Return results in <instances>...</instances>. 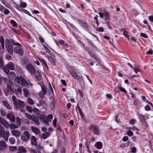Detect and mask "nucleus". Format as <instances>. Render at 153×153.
<instances>
[{
    "instance_id": "3",
    "label": "nucleus",
    "mask_w": 153,
    "mask_h": 153,
    "mask_svg": "<svg viewBox=\"0 0 153 153\" xmlns=\"http://www.w3.org/2000/svg\"><path fill=\"white\" fill-rule=\"evenodd\" d=\"M39 118L41 121L46 124L47 126H49L48 123L52 119L53 116L52 114H50L46 116L45 114H42L39 115Z\"/></svg>"
},
{
    "instance_id": "59",
    "label": "nucleus",
    "mask_w": 153,
    "mask_h": 153,
    "mask_svg": "<svg viewBox=\"0 0 153 153\" xmlns=\"http://www.w3.org/2000/svg\"><path fill=\"white\" fill-rule=\"evenodd\" d=\"M96 30L97 31L99 32H103L104 31L103 28L101 27L97 28Z\"/></svg>"
},
{
    "instance_id": "9",
    "label": "nucleus",
    "mask_w": 153,
    "mask_h": 153,
    "mask_svg": "<svg viewBox=\"0 0 153 153\" xmlns=\"http://www.w3.org/2000/svg\"><path fill=\"white\" fill-rule=\"evenodd\" d=\"M30 134L28 132L25 131L23 134H22L21 137V139L25 141H27L30 138Z\"/></svg>"
},
{
    "instance_id": "32",
    "label": "nucleus",
    "mask_w": 153,
    "mask_h": 153,
    "mask_svg": "<svg viewBox=\"0 0 153 153\" xmlns=\"http://www.w3.org/2000/svg\"><path fill=\"white\" fill-rule=\"evenodd\" d=\"M23 91L24 93V96L25 97H27L29 96L30 94L27 89L24 88L23 90Z\"/></svg>"
},
{
    "instance_id": "40",
    "label": "nucleus",
    "mask_w": 153,
    "mask_h": 153,
    "mask_svg": "<svg viewBox=\"0 0 153 153\" xmlns=\"http://www.w3.org/2000/svg\"><path fill=\"white\" fill-rule=\"evenodd\" d=\"M11 23L13 27H18V25L16 22L14 20H12L10 22Z\"/></svg>"
},
{
    "instance_id": "38",
    "label": "nucleus",
    "mask_w": 153,
    "mask_h": 153,
    "mask_svg": "<svg viewBox=\"0 0 153 153\" xmlns=\"http://www.w3.org/2000/svg\"><path fill=\"white\" fill-rule=\"evenodd\" d=\"M104 16L105 17V20L110 19L109 17V14L108 12H105L104 13Z\"/></svg>"
},
{
    "instance_id": "21",
    "label": "nucleus",
    "mask_w": 153,
    "mask_h": 153,
    "mask_svg": "<svg viewBox=\"0 0 153 153\" xmlns=\"http://www.w3.org/2000/svg\"><path fill=\"white\" fill-rule=\"evenodd\" d=\"M11 133L14 136L17 137H19L21 134L20 132L16 130H12Z\"/></svg>"
},
{
    "instance_id": "13",
    "label": "nucleus",
    "mask_w": 153,
    "mask_h": 153,
    "mask_svg": "<svg viewBox=\"0 0 153 153\" xmlns=\"http://www.w3.org/2000/svg\"><path fill=\"white\" fill-rule=\"evenodd\" d=\"M0 11L4 13L5 15H7L10 13L9 10L7 8H5L2 5H0Z\"/></svg>"
},
{
    "instance_id": "22",
    "label": "nucleus",
    "mask_w": 153,
    "mask_h": 153,
    "mask_svg": "<svg viewBox=\"0 0 153 153\" xmlns=\"http://www.w3.org/2000/svg\"><path fill=\"white\" fill-rule=\"evenodd\" d=\"M33 118L31 119L33 122L37 125H39L40 124L39 121V118L36 116H33Z\"/></svg>"
},
{
    "instance_id": "60",
    "label": "nucleus",
    "mask_w": 153,
    "mask_h": 153,
    "mask_svg": "<svg viewBox=\"0 0 153 153\" xmlns=\"http://www.w3.org/2000/svg\"><path fill=\"white\" fill-rule=\"evenodd\" d=\"M140 36L143 37L147 38H148L147 35L145 33H141L140 34Z\"/></svg>"
},
{
    "instance_id": "48",
    "label": "nucleus",
    "mask_w": 153,
    "mask_h": 153,
    "mask_svg": "<svg viewBox=\"0 0 153 153\" xmlns=\"http://www.w3.org/2000/svg\"><path fill=\"white\" fill-rule=\"evenodd\" d=\"M16 94H21L22 93V89L20 88H18L16 91L15 90Z\"/></svg>"
},
{
    "instance_id": "10",
    "label": "nucleus",
    "mask_w": 153,
    "mask_h": 153,
    "mask_svg": "<svg viewBox=\"0 0 153 153\" xmlns=\"http://www.w3.org/2000/svg\"><path fill=\"white\" fill-rule=\"evenodd\" d=\"M42 91L39 93V96L42 98H44V95H45L47 90L46 87L45 85H42L41 86Z\"/></svg>"
},
{
    "instance_id": "53",
    "label": "nucleus",
    "mask_w": 153,
    "mask_h": 153,
    "mask_svg": "<svg viewBox=\"0 0 153 153\" xmlns=\"http://www.w3.org/2000/svg\"><path fill=\"white\" fill-rule=\"evenodd\" d=\"M127 135L131 137L133 136V133L130 130H129L127 133Z\"/></svg>"
},
{
    "instance_id": "19",
    "label": "nucleus",
    "mask_w": 153,
    "mask_h": 153,
    "mask_svg": "<svg viewBox=\"0 0 153 153\" xmlns=\"http://www.w3.org/2000/svg\"><path fill=\"white\" fill-rule=\"evenodd\" d=\"M7 146L6 143L3 140L0 141V150H2Z\"/></svg>"
},
{
    "instance_id": "36",
    "label": "nucleus",
    "mask_w": 153,
    "mask_h": 153,
    "mask_svg": "<svg viewBox=\"0 0 153 153\" xmlns=\"http://www.w3.org/2000/svg\"><path fill=\"white\" fill-rule=\"evenodd\" d=\"M11 43H12V44H13L14 45H15V46H21V45L19 44V43H18V42H16V41L12 39L11 40Z\"/></svg>"
},
{
    "instance_id": "26",
    "label": "nucleus",
    "mask_w": 153,
    "mask_h": 153,
    "mask_svg": "<svg viewBox=\"0 0 153 153\" xmlns=\"http://www.w3.org/2000/svg\"><path fill=\"white\" fill-rule=\"evenodd\" d=\"M7 90L9 94H13L14 93L13 90L11 86L10 85H7Z\"/></svg>"
},
{
    "instance_id": "1",
    "label": "nucleus",
    "mask_w": 153,
    "mask_h": 153,
    "mask_svg": "<svg viewBox=\"0 0 153 153\" xmlns=\"http://www.w3.org/2000/svg\"><path fill=\"white\" fill-rule=\"evenodd\" d=\"M15 84L18 87L21 88L24 85L27 86L29 85L28 83L21 76H17L15 79Z\"/></svg>"
},
{
    "instance_id": "52",
    "label": "nucleus",
    "mask_w": 153,
    "mask_h": 153,
    "mask_svg": "<svg viewBox=\"0 0 153 153\" xmlns=\"http://www.w3.org/2000/svg\"><path fill=\"white\" fill-rule=\"evenodd\" d=\"M11 30H12L15 33H16L19 34H20V32L19 31L17 30L16 29L14 28H12Z\"/></svg>"
},
{
    "instance_id": "24",
    "label": "nucleus",
    "mask_w": 153,
    "mask_h": 153,
    "mask_svg": "<svg viewBox=\"0 0 153 153\" xmlns=\"http://www.w3.org/2000/svg\"><path fill=\"white\" fill-rule=\"evenodd\" d=\"M36 140L37 139L35 137L33 136H32L31 140V144L34 146H37Z\"/></svg>"
},
{
    "instance_id": "47",
    "label": "nucleus",
    "mask_w": 153,
    "mask_h": 153,
    "mask_svg": "<svg viewBox=\"0 0 153 153\" xmlns=\"http://www.w3.org/2000/svg\"><path fill=\"white\" fill-rule=\"evenodd\" d=\"M16 69L19 73L20 74H22V73L23 72L22 71L21 68L20 67L18 66H16Z\"/></svg>"
},
{
    "instance_id": "23",
    "label": "nucleus",
    "mask_w": 153,
    "mask_h": 153,
    "mask_svg": "<svg viewBox=\"0 0 153 153\" xmlns=\"http://www.w3.org/2000/svg\"><path fill=\"white\" fill-rule=\"evenodd\" d=\"M77 108L79 113L80 115L82 117H83L84 116V115L81 109L80 106H79V105L77 104L76 105V111L77 113Z\"/></svg>"
},
{
    "instance_id": "20",
    "label": "nucleus",
    "mask_w": 153,
    "mask_h": 153,
    "mask_svg": "<svg viewBox=\"0 0 153 153\" xmlns=\"http://www.w3.org/2000/svg\"><path fill=\"white\" fill-rule=\"evenodd\" d=\"M20 152L26 153L27 150L26 148L22 146L19 147L18 148V151L17 153Z\"/></svg>"
},
{
    "instance_id": "7",
    "label": "nucleus",
    "mask_w": 153,
    "mask_h": 153,
    "mask_svg": "<svg viewBox=\"0 0 153 153\" xmlns=\"http://www.w3.org/2000/svg\"><path fill=\"white\" fill-rule=\"evenodd\" d=\"M21 46H17L15 47L13 50L15 53L19 54L21 56L23 55L24 51L23 48L21 47Z\"/></svg>"
},
{
    "instance_id": "50",
    "label": "nucleus",
    "mask_w": 153,
    "mask_h": 153,
    "mask_svg": "<svg viewBox=\"0 0 153 153\" xmlns=\"http://www.w3.org/2000/svg\"><path fill=\"white\" fill-rule=\"evenodd\" d=\"M2 3L5 5L6 7H8L9 8H10V5L9 4L7 3L6 2L2 1Z\"/></svg>"
},
{
    "instance_id": "27",
    "label": "nucleus",
    "mask_w": 153,
    "mask_h": 153,
    "mask_svg": "<svg viewBox=\"0 0 153 153\" xmlns=\"http://www.w3.org/2000/svg\"><path fill=\"white\" fill-rule=\"evenodd\" d=\"M47 58L50 63L53 65H56L55 62L53 58L51 56H47Z\"/></svg>"
},
{
    "instance_id": "34",
    "label": "nucleus",
    "mask_w": 153,
    "mask_h": 153,
    "mask_svg": "<svg viewBox=\"0 0 153 153\" xmlns=\"http://www.w3.org/2000/svg\"><path fill=\"white\" fill-rule=\"evenodd\" d=\"M4 132V127L0 125V137H2L3 134Z\"/></svg>"
},
{
    "instance_id": "2",
    "label": "nucleus",
    "mask_w": 153,
    "mask_h": 153,
    "mask_svg": "<svg viewBox=\"0 0 153 153\" xmlns=\"http://www.w3.org/2000/svg\"><path fill=\"white\" fill-rule=\"evenodd\" d=\"M12 99L15 108L17 110L20 108V107L23 108L25 106V103L19 99L17 100L16 97L13 95L12 97Z\"/></svg>"
},
{
    "instance_id": "49",
    "label": "nucleus",
    "mask_w": 153,
    "mask_h": 153,
    "mask_svg": "<svg viewBox=\"0 0 153 153\" xmlns=\"http://www.w3.org/2000/svg\"><path fill=\"white\" fill-rule=\"evenodd\" d=\"M43 46L47 52L50 54L51 51L49 50L48 48L47 47L45 46L44 44L43 45Z\"/></svg>"
},
{
    "instance_id": "55",
    "label": "nucleus",
    "mask_w": 153,
    "mask_h": 153,
    "mask_svg": "<svg viewBox=\"0 0 153 153\" xmlns=\"http://www.w3.org/2000/svg\"><path fill=\"white\" fill-rule=\"evenodd\" d=\"M123 34L125 37L129 36L128 34V32L125 30L123 31Z\"/></svg>"
},
{
    "instance_id": "8",
    "label": "nucleus",
    "mask_w": 153,
    "mask_h": 153,
    "mask_svg": "<svg viewBox=\"0 0 153 153\" xmlns=\"http://www.w3.org/2000/svg\"><path fill=\"white\" fill-rule=\"evenodd\" d=\"M26 68L31 74H33L36 71L35 67L31 64H28L27 65Z\"/></svg>"
},
{
    "instance_id": "18",
    "label": "nucleus",
    "mask_w": 153,
    "mask_h": 153,
    "mask_svg": "<svg viewBox=\"0 0 153 153\" xmlns=\"http://www.w3.org/2000/svg\"><path fill=\"white\" fill-rule=\"evenodd\" d=\"M9 134V131H7L4 132L2 134L3 138L6 141L8 140V136Z\"/></svg>"
},
{
    "instance_id": "31",
    "label": "nucleus",
    "mask_w": 153,
    "mask_h": 153,
    "mask_svg": "<svg viewBox=\"0 0 153 153\" xmlns=\"http://www.w3.org/2000/svg\"><path fill=\"white\" fill-rule=\"evenodd\" d=\"M3 67L4 71L6 74H8L9 72L10 69L7 66V65H6L4 66H3Z\"/></svg>"
},
{
    "instance_id": "30",
    "label": "nucleus",
    "mask_w": 153,
    "mask_h": 153,
    "mask_svg": "<svg viewBox=\"0 0 153 153\" xmlns=\"http://www.w3.org/2000/svg\"><path fill=\"white\" fill-rule=\"evenodd\" d=\"M50 135V133L49 132H44L42 136L43 139H45L48 137Z\"/></svg>"
},
{
    "instance_id": "42",
    "label": "nucleus",
    "mask_w": 153,
    "mask_h": 153,
    "mask_svg": "<svg viewBox=\"0 0 153 153\" xmlns=\"http://www.w3.org/2000/svg\"><path fill=\"white\" fill-rule=\"evenodd\" d=\"M87 62L88 63V64L92 66L94 64V63L93 62L91 59H87Z\"/></svg>"
},
{
    "instance_id": "37",
    "label": "nucleus",
    "mask_w": 153,
    "mask_h": 153,
    "mask_svg": "<svg viewBox=\"0 0 153 153\" xmlns=\"http://www.w3.org/2000/svg\"><path fill=\"white\" fill-rule=\"evenodd\" d=\"M50 107L51 110H53L55 107V103L54 101H51L50 103Z\"/></svg>"
},
{
    "instance_id": "28",
    "label": "nucleus",
    "mask_w": 153,
    "mask_h": 153,
    "mask_svg": "<svg viewBox=\"0 0 153 153\" xmlns=\"http://www.w3.org/2000/svg\"><path fill=\"white\" fill-rule=\"evenodd\" d=\"M102 143L100 142H97L95 145V147L97 148V149H102Z\"/></svg>"
},
{
    "instance_id": "51",
    "label": "nucleus",
    "mask_w": 153,
    "mask_h": 153,
    "mask_svg": "<svg viewBox=\"0 0 153 153\" xmlns=\"http://www.w3.org/2000/svg\"><path fill=\"white\" fill-rule=\"evenodd\" d=\"M41 106H45L46 105L45 101L43 100H40L39 102Z\"/></svg>"
},
{
    "instance_id": "46",
    "label": "nucleus",
    "mask_w": 153,
    "mask_h": 153,
    "mask_svg": "<svg viewBox=\"0 0 153 153\" xmlns=\"http://www.w3.org/2000/svg\"><path fill=\"white\" fill-rule=\"evenodd\" d=\"M0 111L1 113V114L2 116H5L6 115V113L5 111L2 109H1Z\"/></svg>"
},
{
    "instance_id": "25",
    "label": "nucleus",
    "mask_w": 153,
    "mask_h": 153,
    "mask_svg": "<svg viewBox=\"0 0 153 153\" xmlns=\"http://www.w3.org/2000/svg\"><path fill=\"white\" fill-rule=\"evenodd\" d=\"M88 53L92 58L94 59L96 61H98L99 59L97 58V55L94 53L93 52L91 53L89 51H88Z\"/></svg>"
},
{
    "instance_id": "54",
    "label": "nucleus",
    "mask_w": 153,
    "mask_h": 153,
    "mask_svg": "<svg viewBox=\"0 0 153 153\" xmlns=\"http://www.w3.org/2000/svg\"><path fill=\"white\" fill-rule=\"evenodd\" d=\"M10 150L12 151H15L17 150V147L16 146H10Z\"/></svg>"
},
{
    "instance_id": "39",
    "label": "nucleus",
    "mask_w": 153,
    "mask_h": 153,
    "mask_svg": "<svg viewBox=\"0 0 153 153\" xmlns=\"http://www.w3.org/2000/svg\"><path fill=\"white\" fill-rule=\"evenodd\" d=\"M25 116L28 118L29 120H31L33 118V115H31L30 114H27V113H25Z\"/></svg>"
},
{
    "instance_id": "62",
    "label": "nucleus",
    "mask_w": 153,
    "mask_h": 153,
    "mask_svg": "<svg viewBox=\"0 0 153 153\" xmlns=\"http://www.w3.org/2000/svg\"><path fill=\"white\" fill-rule=\"evenodd\" d=\"M69 25L73 29V30H77V28L74 25L71 24H69Z\"/></svg>"
},
{
    "instance_id": "35",
    "label": "nucleus",
    "mask_w": 153,
    "mask_h": 153,
    "mask_svg": "<svg viewBox=\"0 0 153 153\" xmlns=\"http://www.w3.org/2000/svg\"><path fill=\"white\" fill-rule=\"evenodd\" d=\"M139 119L143 123V122H144L145 120V117L144 115H140L139 117Z\"/></svg>"
},
{
    "instance_id": "63",
    "label": "nucleus",
    "mask_w": 153,
    "mask_h": 153,
    "mask_svg": "<svg viewBox=\"0 0 153 153\" xmlns=\"http://www.w3.org/2000/svg\"><path fill=\"white\" fill-rule=\"evenodd\" d=\"M39 39L40 41V42L42 43V44L43 45V43H45L44 40L43 38L41 36H40L39 38Z\"/></svg>"
},
{
    "instance_id": "12",
    "label": "nucleus",
    "mask_w": 153,
    "mask_h": 153,
    "mask_svg": "<svg viewBox=\"0 0 153 153\" xmlns=\"http://www.w3.org/2000/svg\"><path fill=\"white\" fill-rule=\"evenodd\" d=\"M35 76L36 79L39 81L41 80L42 77L41 73L39 71H35L34 73H33Z\"/></svg>"
},
{
    "instance_id": "41",
    "label": "nucleus",
    "mask_w": 153,
    "mask_h": 153,
    "mask_svg": "<svg viewBox=\"0 0 153 153\" xmlns=\"http://www.w3.org/2000/svg\"><path fill=\"white\" fill-rule=\"evenodd\" d=\"M117 88L120 90L121 91L124 92L125 94H127V92L126 90L123 88L118 86Z\"/></svg>"
},
{
    "instance_id": "44",
    "label": "nucleus",
    "mask_w": 153,
    "mask_h": 153,
    "mask_svg": "<svg viewBox=\"0 0 153 153\" xmlns=\"http://www.w3.org/2000/svg\"><path fill=\"white\" fill-rule=\"evenodd\" d=\"M20 5L21 7L23 8L27 6V4L25 2L22 1L20 2Z\"/></svg>"
},
{
    "instance_id": "33",
    "label": "nucleus",
    "mask_w": 153,
    "mask_h": 153,
    "mask_svg": "<svg viewBox=\"0 0 153 153\" xmlns=\"http://www.w3.org/2000/svg\"><path fill=\"white\" fill-rule=\"evenodd\" d=\"M3 103L4 106L8 109H11L12 108L10 105L6 101H3Z\"/></svg>"
},
{
    "instance_id": "56",
    "label": "nucleus",
    "mask_w": 153,
    "mask_h": 153,
    "mask_svg": "<svg viewBox=\"0 0 153 153\" xmlns=\"http://www.w3.org/2000/svg\"><path fill=\"white\" fill-rule=\"evenodd\" d=\"M10 128L11 129H14L17 128V126L13 124H11L10 125Z\"/></svg>"
},
{
    "instance_id": "29",
    "label": "nucleus",
    "mask_w": 153,
    "mask_h": 153,
    "mask_svg": "<svg viewBox=\"0 0 153 153\" xmlns=\"http://www.w3.org/2000/svg\"><path fill=\"white\" fill-rule=\"evenodd\" d=\"M0 42L1 44L2 48L4 49V39L3 36H0Z\"/></svg>"
},
{
    "instance_id": "17",
    "label": "nucleus",
    "mask_w": 153,
    "mask_h": 153,
    "mask_svg": "<svg viewBox=\"0 0 153 153\" xmlns=\"http://www.w3.org/2000/svg\"><path fill=\"white\" fill-rule=\"evenodd\" d=\"M31 128L32 131L36 134L38 135L39 134L40 130L37 127L32 126L31 127Z\"/></svg>"
},
{
    "instance_id": "4",
    "label": "nucleus",
    "mask_w": 153,
    "mask_h": 153,
    "mask_svg": "<svg viewBox=\"0 0 153 153\" xmlns=\"http://www.w3.org/2000/svg\"><path fill=\"white\" fill-rule=\"evenodd\" d=\"M5 47L7 50L9 54L13 55V48L11 42L8 39L5 40Z\"/></svg>"
},
{
    "instance_id": "15",
    "label": "nucleus",
    "mask_w": 153,
    "mask_h": 153,
    "mask_svg": "<svg viewBox=\"0 0 153 153\" xmlns=\"http://www.w3.org/2000/svg\"><path fill=\"white\" fill-rule=\"evenodd\" d=\"M7 117L12 122H14L15 121V116L12 113L7 114Z\"/></svg>"
},
{
    "instance_id": "61",
    "label": "nucleus",
    "mask_w": 153,
    "mask_h": 153,
    "mask_svg": "<svg viewBox=\"0 0 153 153\" xmlns=\"http://www.w3.org/2000/svg\"><path fill=\"white\" fill-rule=\"evenodd\" d=\"M136 121V120L135 119L131 120L130 121L129 124L131 125H133L134 124Z\"/></svg>"
},
{
    "instance_id": "14",
    "label": "nucleus",
    "mask_w": 153,
    "mask_h": 153,
    "mask_svg": "<svg viewBox=\"0 0 153 153\" xmlns=\"http://www.w3.org/2000/svg\"><path fill=\"white\" fill-rule=\"evenodd\" d=\"M78 23L80 25L84 28H87L88 27V25L86 22H85L83 21H82L80 19L78 20Z\"/></svg>"
},
{
    "instance_id": "16",
    "label": "nucleus",
    "mask_w": 153,
    "mask_h": 153,
    "mask_svg": "<svg viewBox=\"0 0 153 153\" xmlns=\"http://www.w3.org/2000/svg\"><path fill=\"white\" fill-rule=\"evenodd\" d=\"M10 70H14L15 69V67L14 64L11 62H9L7 65Z\"/></svg>"
},
{
    "instance_id": "57",
    "label": "nucleus",
    "mask_w": 153,
    "mask_h": 153,
    "mask_svg": "<svg viewBox=\"0 0 153 153\" xmlns=\"http://www.w3.org/2000/svg\"><path fill=\"white\" fill-rule=\"evenodd\" d=\"M26 109L30 112L31 113L32 112V110L31 107L30 106H27L26 107Z\"/></svg>"
},
{
    "instance_id": "64",
    "label": "nucleus",
    "mask_w": 153,
    "mask_h": 153,
    "mask_svg": "<svg viewBox=\"0 0 153 153\" xmlns=\"http://www.w3.org/2000/svg\"><path fill=\"white\" fill-rule=\"evenodd\" d=\"M136 148L134 147H133L131 149V152L133 153H135L136 152Z\"/></svg>"
},
{
    "instance_id": "43",
    "label": "nucleus",
    "mask_w": 153,
    "mask_h": 153,
    "mask_svg": "<svg viewBox=\"0 0 153 153\" xmlns=\"http://www.w3.org/2000/svg\"><path fill=\"white\" fill-rule=\"evenodd\" d=\"M9 141L11 144H13L15 143V140L14 138H10L9 139Z\"/></svg>"
},
{
    "instance_id": "58",
    "label": "nucleus",
    "mask_w": 153,
    "mask_h": 153,
    "mask_svg": "<svg viewBox=\"0 0 153 153\" xmlns=\"http://www.w3.org/2000/svg\"><path fill=\"white\" fill-rule=\"evenodd\" d=\"M30 153H38V151H36L35 149H30L29 150Z\"/></svg>"
},
{
    "instance_id": "11",
    "label": "nucleus",
    "mask_w": 153,
    "mask_h": 153,
    "mask_svg": "<svg viewBox=\"0 0 153 153\" xmlns=\"http://www.w3.org/2000/svg\"><path fill=\"white\" fill-rule=\"evenodd\" d=\"M2 124L6 128H8L9 124L7 121L0 116V125Z\"/></svg>"
},
{
    "instance_id": "5",
    "label": "nucleus",
    "mask_w": 153,
    "mask_h": 153,
    "mask_svg": "<svg viewBox=\"0 0 153 153\" xmlns=\"http://www.w3.org/2000/svg\"><path fill=\"white\" fill-rule=\"evenodd\" d=\"M89 129L94 134L98 135L100 134V130L99 126L93 124L89 127Z\"/></svg>"
},
{
    "instance_id": "6",
    "label": "nucleus",
    "mask_w": 153,
    "mask_h": 153,
    "mask_svg": "<svg viewBox=\"0 0 153 153\" xmlns=\"http://www.w3.org/2000/svg\"><path fill=\"white\" fill-rule=\"evenodd\" d=\"M70 73L74 79L78 80L80 82L83 81L82 76L77 74L75 71H70Z\"/></svg>"
},
{
    "instance_id": "45",
    "label": "nucleus",
    "mask_w": 153,
    "mask_h": 153,
    "mask_svg": "<svg viewBox=\"0 0 153 153\" xmlns=\"http://www.w3.org/2000/svg\"><path fill=\"white\" fill-rule=\"evenodd\" d=\"M27 101L28 103L30 105H32L34 103L33 100L30 98H28Z\"/></svg>"
}]
</instances>
